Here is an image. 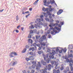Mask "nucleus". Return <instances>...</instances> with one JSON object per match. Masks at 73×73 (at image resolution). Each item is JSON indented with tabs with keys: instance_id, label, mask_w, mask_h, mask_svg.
Listing matches in <instances>:
<instances>
[{
	"instance_id": "62",
	"label": "nucleus",
	"mask_w": 73,
	"mask_h": 73,
	"mask_svg": "<svg viewBox=\"0 0 73 73\" xmlns=\"http://www.w3.org/2000/svg\"><path fill=\"white\" fill-rule=\"evenodd\" d=\"M66 70L68 72H69V68H66Z\"/></svg>"
},
{
	"instance_id": "3",
	"label": "nucleus",
	"mask_w": 73,
	"mask_h": 73,
	"mask_svg": "<svg viewBox=\"0 0 73 73\" xmlns=\"http://www.w3.org/2000/svg\"><path fill=\"white\" fill-rule=\"evenodd\" d=\"M48 70V68H45L43 70H42L41 71H42V72H41V71H40V72L42 73H45L46 72V70Z\"/></svg>"
},
{
	"instance_id": "35",
	"label": "nucleus",
	"mask_w": 73,
	"mask_h": 73,
	"mask_svg": "<svg viewBox=\"0 0 73 73\" xmlns=\"http://www.w3.org/2000/svg\"><path fill=\"white\" fill-rule=\"evenodd\" d=\"M43 15L45 17H48V15L46 14V13H44L43 14Z\"/></svg>"
},
{
	"instance_id": "48",
	"label": "nucleus",
	"mask_w": 73,
	"mask_h": 73,
	"mask_svg": "<svg viewBox=\"0 0 73 73\" xmlns=\"http://www.w3.org/2000/svg\"><path fill=\"white\" fill-rule=\"evenodd\" d=\"M30 54H31V55H33V52H31L29 53Z\"/></svg>"
},
{
	"instance_id": "23",
	"label": "nucleus",
	"mask_w": 73,
	"mask_h": 73,
	"mask_svg": "<svg viewBox=\"0 0 73 73\" xmlns=\"http://www.w3.org/2000/svg\"><path fill=\"white\" fill-rule=\"evenodd\" d=\"M26 50H27V49L25 48L22 52V53H24L26 52Z\"/></svg>"
},
{
	"instance_id": "9",
	"label": "nucleus",
	"mask_w": 73,
	"mask_h": 73,
	"mask_svg": "<svg viewBox=\"0 0 73 73\" xmlns=\"http://www.w3.org/2000/svg\"><path fill=\"white\" fill-rule=\"evenodd\" d=\"M49 53H48L47 55H45V54H42V56L44 57H46V58H48V55H49Z\"/></svg>"
},
{
	"instance_id": "34",
	"label": "nucleus",
	"mask_w": 73,
	"mask_h": 73,
	"mask_svg": "<svg viewBox=\"0 0 73 73\" xmlns=\"http://www.w3.org/2000/svg\"><path fill=\"white\" fill-rule=\"evenodd\" d=\"M38 53L39 54H41V53H42V51H39L38 52Z\"/></svg>"
},
{
	"instance_id": "8",
	"label": "nucleus",
	"mask_w": 73,
	"mask_h": 73,
	"mask_svg": "<svg viewBox=\"0 0 73 73\" xmlns=\"http://www.w3.org/2000/svg\"><path fill=\"white\" fill-rule=\"evenodd\" d=\"M28 42H29V44H32L33 43V40L31 39H30L28 40Z\"/></svg>"
},
{
	"instance_id": "64",
	"label": "nucleus",
	"mask_w": 73,
	"mask_h": 73,
	"mask_svg": "<svg viewBox=\"0 0 73 73\" xmlns=\"http://www.w3.org/2000/svg\"><path fill=\"white\" fill-rule=\"evenodd\" d=\"M70 69H71V71H73V68H72V67H71Z\"/></svg>"
},
{
	"instance_id": "61",
	"label": "nucleus",
	"mask_w": 73,
	"mask_h": 73,
	"mask_svg": "<svg viewBox=\"0 0 73 73\" xmlns=\"http://www.w3.org/2000/svg\"><path fill=\"white\" fill-rule=\"evenodd\" d=\"M29 69H30V70H31L32 69V67L31 66H29Z\"/></svg>"
},
{
	"instance_id": "4",
	"label": "nucleus",
	"mask_w": 73,
	"mask_h": 73,
	"mask_svg": "<svg viewBox=\"0 0 73 73\" xmlns=\"http://www.w3.org/2000/svg\"><path fill=\"white\" fill-rule=\"evenodd\" d=\"M36 39L35 40V43H37V42H38V38H39V36H38V35H36Z\"/></svg>"
},
{
	"instance_id": "29",
	"label": "nucleus",
	"mask_w": 73,
	"mask_h": 73,
	"mask_svg": "<svg viewBox=\"0 0 73 73\" xmlns=\"http://www.w3.org/2000/svg\"><path fill=\"white\" fill-rule=\"evenodd\" d=\"M48 16H51L52 15V14L49 12V11H48V12L47 13V14H48Z\"/></svg>"
},
{
	"instance_id": "13",
	"label": "nucleus",
	"mask_w": 73,
	"mask_h": 73,
	"mask_svg": "<svg viewBox=\"0 0 73 73\" xmlns=\"http://www.w3.org/2000/svg\"><path fill=\"white\" fill-rule=\"evenodd\" d=\"M73 57V54H71L70 55L69 54H68V58H69L70 57Z\"/></svg>"
},
{
	"instance_id": "24",
	"label": "nucleus",
	"mask_w": 73,
	"mask_h": 73,
	"mask_svg": "<svg viewBox=\"0 0 73 73\" xmlns=\"http://www.w3.org/2000/svg\"><path fill=\"white\" fill-rule=\"evenodd\" d=\"M50 25H52V27H55V24L50 23Z\"/></svg>"
},
{
	"instance_id": "27",
	"label": "nucleus",
	"mask_w": 73,
	"mask_h": 73,
	"mask_svg": "<svg viewBox=\"0 0 73 73\" xmlns=\"http://www.w3.org/2000/svg\"><path fill=\"white\" fill-rule=\"evenodd\" d=\"M50 54H52V56H53L55 54V53L54 52H50Z\"/></svg>"
},
{
	"instance_id": "63",
	"label": "nucleus",
	"mask_w": 73,
	"mask_h": 73,
	"mask_svg": "<svg viewBox=\"0 0 73 73\" xmlns=\"http://www.w3.org/2000/svg\"><path fill=\"white\" fill-rule=\"evenodd\" d=\"M47 33L48 34H50V31L49 30H48L47 31Z\"/></svg>"
},
{
	"instance_id": "36",
	"label": "nucleus",
	"mask_w": 73,
	"mask_h": 73,
	"mask_svg": "<svg viewBox=\"0 0 73 73\" xmlns=\"http://www.w3.org/2000/svg\"><path fill=\"white\" fill-rule=\"evenodd\" d=\"M54 32L53 31H51V35H56V34H55V33L54 34Z\"/></svg>"
},
{
	"instance_id": "46",
	"label": "nucleus",
	"mask_w": 73,
	"mask_h": 73,
	"mask_svg": "<svg viewBox=\"0 0 73 73\" xmlns=\"http://www.w3.org/2000/svg\"><path fill=\"white\" fill-rule=\"evenodd\" d=\"M58 27L60 28H61V27H62V26L60 24L58 25Z\"/></svg>"
},
{
	"instance_id": "44",
	"label": "nucleus",
	"mask_w": 73,
	"mask_h": 73,
	"mask_svg": "<svg viewBox=\"0 0 73 73\" xmlns=\"http://www.w3.org/2000/svg\"><path fill=\"white\" fill-rule=\"evenodd\" d=\"M30 15H31V14H30V13H29L28 14V15H26V18H28V17L29 16H30Z\"/></svg>"
},
{
	"instance_id": "33",
	"label": "nucleus",
	"mask_w": 73,
	"mask_h": 73,
	"mask_svg": "<svg viewBox=\"0 0 73 73\" xmlns=\"http://www.w3.org/2000/svg\"><path fill=\"white\" fill-rule=\"evenodd\" d=\"M50 0V3L51 4H54V3H55V1H52L51 0Z\"/></svg>"
},
{
	"instance_id": "15",
	"label": "nucleus",
	"mask_w": 73,
	"mask_h": 73,
	"mask_svg": "<svg viewBox=\"0 0 73 73\" xmlns=\"http://www.w3.org/2000/svg\"><path fill=\"white\" fill-rule=\"evenodd\" d=\"M62 51H64V53H65V52H66V51L67 50L66 48H64V49H63L62 48Z\"/></svg>"
},
{
	"instance_id": "38",
	"label": "nucleus",
	"mask_w": 73,
	"mask_h": 73,
	"mask_svg": "<svg viewBox=\"0 0 73 73\" xmlns=\"http://www.w3.org/2000/svg\"><path fill=\"white\" fill-rule=\"evenodd\" d=\"M58 47L57 48V49H56V52H59V48H58Z\"/></svg>"
},
{
	"instance_id": "2",
	"label": "nucleus",
	"mask_w": 73,
	"mask_h": 73,
	"mask_svg": "<svg viewBox=\"0 0 73 73\" xmlns=\"http://www.w3.org/2000/svg\"><path fill=\"white\" fill-rule=\"evenodd\" d=\"M64 12V11L62 9H60L57 12V15H60V14H61L62 12Z\"/></svg>"
},
{
	"instance_id": "54",
	"label": "nucleus",
	"mask_w": 73,
	"mask_h": 73,
	"mask_svg": "<svg viewBox=\"0 0 73 73\" xmlns=\"http://www.w3.org/2000/svg\"><path fill=\"white\" fill-rule=\"evenodd\" d=\"M40 20H41L40 19H36V21H40Z\"/></svg>"
},
{
	"instance_id": "6",
	"label": "nucleus",
	"mask_w": 73,
	"mask_h": 73,
	"mask_svg": "<svg viewBox=\"0 0 73 73\" xmlns=\"http://www.w3.org/2000/svg\"><path fill=\"white\" fill-rule=\"evenodd\" d=\"M42 10L44 12H45L46 11H48L49 9H48V8H45V7H43L42 9Z\"/></svg>"
},
{
	"instance_id": "25",
	"label": "nucleus",
	"mask_w": 73,
	"mask_h": 73,
	"mask_svg": "<svg viewBox=\"0 0 73 73\" xmlns=\"http://www.w3.org/2000/svg\"><path fill=\"white\" fill-rule=\"evenodd\" d=\"M49 27H50V29H49L50 30H50H52V29H53V27H52V26L49 25Z\"/></svg>"
},
{
	"instance_id": "53",
	"label": "nucleus",
	"mask_w": 73,
	"mask_h": 73,
	"mask_svg": "<svg viewBox=\"0 0 73 73\" xmlns=\"http://www.w3.org/2000/svg\"><path fill=\"white\" fill-rule=\"evenodd\" d=\"M18 16H17L16 17V20H17V21H18V20H19V19H18Z\"/></svg>"
},
{
	"instance_id": "19",
	"label": "nucleus",
	"mask_w": 73,
	"mask_h": 73,
	"mask_svg": "<svg viewBox=\"0 0 73 73\" xmlns=\"http://www.w3.org/2000/svg\"><path fill=\"white\" fill-rule=\"evenodd\" d=\"M72 60H70L69 59H68L67 60V62H69V63H70V62H72Z\"/></svg>"
},
{
	"instance_id": "42",
	"label": "nucleus",
	"mask_w": 73,
	"mask_h": 73,
	"mask_svg": "<svg viewBox=\"0 0 73 73\" xmlns=\"http://www.w3.org/2000/svg\"><path fill=\"white\" fill-rule=\"evenodd\" d=\"M25 48L27 49H28L29 48V46L28 45H26Z\"/></svg>"
},
{
	"instance_id": "11",
	"label": "nucleus",
	"mask_w": 73,
	"mask_h": 73,
	"mask_svg": "<svg viewBox=\"0 0 73 73\" xmlns=\"http://www.w3.org/2000/svg\"><path fill=\"white\" fill-rule=\"evenodd\" d=\"M13 52H12L10 54H9L10 57L11 58L13 57L14 56H13Z\"/></svg>"
},
{
	"instance_id": "30",
	"label": "nucleus",
	"mask_w": 73,
	"mask_h": 73,
	"mask_svg": "<svg viewBox=\"0 0 73 73\" xmlns=\"http://www.w3.org/2000/svg\"><path fill=\"white\" fill-rule=\"evenodd\" d=\"M13 68H11L10 69L8 70L7 71V72H8L9 71H11L12 70Z\"/></svg>"
},
{
	"instance_id": "40",
	"label": "nucleus",
	"mask_w": 73,
	"mask_h": 73,
	"mask_svg": "<svg viewBox=\"0 0 73 73\" xmlns=\"http://www.w3.org/2000/svg\"><path fill=\"white\" fill-rule=\"evenodd\" d=\"M60 24H61V25H64V22L63 21V22H61L60 23Z\"/></svg>"
},
{
	"instance_id": "58",
	"label": "nucleus",
	"mask_w": 73,
	"mask_h": 73,
	"mask_svg": "<svg viewBox=\"0 0 73 73\" xmlns=\"http://www.w3.org/2000/svg\"><path fill=\"white\" fill-rule=\"evenodd\" d=\"M46 57H44V61H46L47 60H46Z\"/></svg>"
},
{
	"instance_id": "59",
	"label": "nucleus",
	"mask_w": 73,
	"mask_h": 73,
	"mask_svg": "<svg viewBox=\"0 0 73 73\" xmlns=\"http://www.w3.org/2000/svg\"><path fill=\"white\" fill-rule=\"evenodd\" d=\"M40 21H44V19L43 18H40Z\"/></svg>"
},
{
	"instance_id": "51",
	"label": "nucleus",
	"mask_w": 73,
	"mask_h": 73,
	"mask_svg": "<svg viewBox=\"0 0 73 73\" xmlns=\"http://www.w3.org/2000/svg\"><path fill=\"white\" fill-rule=\"evenodd\" d=\"M61 28H58L57 30V31H61Z\"/></svg>"
},
{
	"instance_id": "18",
	"label": "nucleus",
	"mask_w": 73,
	"mask_h": 73,
	"mask_svg": "<svg viewBox=\"0 0 73 73\" xmlns=\"http://www.w3.org/2000/svg\"><path fill=\"white\" fill-rule=\"evenodd\" d=\"M50 21L49 20V22H50L51 23L54 21V20H53V19H50Z\"/></svg>"
},
{
	"instance_id": "57",
	"label": "nucleus",
	"mask_w": 73,
	"mask_h": 73,
	"mask_svg": "<svg viewBox=\"0 0 73 73\" xmlns=\"http://www.w3.org/2000/svg\"><path fill=\"white\" fill-rule=\"evenodd\" d=\"M29 10L30 11H32V8L31 7L30 8H29Z\"/></svg>"
},
{
	"instance_id": "17",
	"label": "nucleus",
	"mask_w": 73,
	"mask_h": 73,
	"mask_svg": "<svg viewBox=\"0 0 73 73\" xmlns=\"http://www.w3.org/2000/svg\"><path fill=\"white\" fill-rule=\"evenodd\" d=\"M38 64H39V65H37L36 66V67H37L38 68L41 67V64H40V62H38Z\"/></svg>"
},
{
	"instance_id": "41",
	"label": "nucleus",
	"mask_w": 73,
	"mask_h": 73,
	"mask_svg": "<svg viewBox=\"0 0 73 73\" xmlns=\"http://www.w3.org/2000/svg\"><path fill=\"white\" fill-rule=\"evenodd\" d=\"M13 54H14V56H17V53L16 52H13Z\"/></svg>"
},
{
	"instance_id": "39",
	"label": "nucleus",
	"mask_w": 73,
	"mask_h": 73,
	"mask_svg": "<svg viewBox=\"0 0 73 73\" xmlns=\"http://www.w3.org/2000/svg\"><path fill=\"white\" fill-rule=\"evenodd\" d=\"M32 64H34L35 65H36V62L33 61L32 62Z\"/></svg>"
},
{
	"instance_id": "49",
	"label": "nucleus",
	"mask_w": 73,
	"mask_h": 73,
	"mask_svg": "<svg viewBox=\"0 0 73 73\" xmlns=\"http://www.w3.org/2000/svg\"><path fill=\"white\" fill-rule=\"evenodd\" d=\"M30 32L31 33H33V30H31L30 31Z\"/></svg>"
},
{
	"instance_id": "28",
	"label": "nucleus",
	"mask_w": 73,
	"mask_h": 73,
	"mask_svg": "<svg viewBox=\"0 0 73 73\" xmlns=\"http://www.w3.org/2000/svg\"><path fill=\"white\" fill-rule=\"evenodd\" d=\"M49 66H48V70H50L51 69V67H50V66H51V65L50 64H49Z\"/></svg>"
},
{
	"instance_id": "26",
	"label": "nucleus",
	"mask_w": 73,
	"mask_h": 73,
	"mask_svg": "<svg viewBox=\"0 0 73 73\" xmlns=\"http://www.w3.org/2000/svg\"><path fill=\"white\" fill-rule=\"evenodd\" d=\"M29 28H30V29H33V28H34V27H33V25H32L30 27H29Z\"/></svg>"
},
{
	"instance_id": "5",
	"label": "nucleus",
	"mask_w": 73,
	"mask_h": 73,
	"mask_svg": "<svg viewBox=\"0 0 73 73\" xmlns=\"http://www.w3.org/2000/svg\"><path fill=\"white\" fill-rule=\"evenodd\" d=\"M53 73H60L59 69H58L57 70L54 69V70H53Z\"/></svg>"
},
{
	"instance_id": "37",
	"label": "nucleus",
	"mask_w": 73,
	"mask_h": 73,
	"mask_svg": "<svg viewBox=\"0 0 73 73\" xmlns=\"http://www.w3.org/2000/svg\"><path fill=\"white\" fill-rule=\"evenodd\" d=\"M50 61V59H48L47 60H46L47 63H49V61Z\"/></svg>"
},
{
	"instance_id": "7",
	"label": "nucleus",
	"mask_w": 73,
	"mask_h": 73,
	"mask_svg": "<svg viewBox=\"0 0 73 73\" xmlns=\"http://www.w3.org/2000/svg\"><path fill=\"white\" fill-rule=\"evenodd\" d=\"M41 62L42 64L43 65H44V66L46 65V62L44 61V60H42L41 61Z\"/></svg>"
},
{
	"instance_id": "1",
	"label": "nucleus",
	"mask_w": 73,
	"mask_h": 73,
	"mask_svg": "<svg viewBox=\"0 0 73 73\" xmlns=\"http://www.w3.org/2000/svg\"><path fill=\"white\" fill-rule=\"evenodd\" d=\"M46 37L45 35H43L41 38H40V40H39V42L40 43H42V41H43V40H46Z\"/></svg>"
},
{
	"instance_id": "60",
	"label": "nucleus",
	"mask_w": 73,
	"mask_h": 73,
	"mask_svg": "<svg viewBox=\"0 0 73 73\" xmlns=\"http://www.w3.org/2000/svg\"><path fill=\"white\" fill-rule=\"evenodd\" d=\"M22 72L23 73H26V70H23L22 71Z\"/></svg>"
},
{
	"instance_id": "55",
	"label": "nucleus",
	"mask_w": 73,
	"mask_h": 73,
	"mask_svg": "<svg viewBox=\"0 0 73 73\" xmlns=\"http://www.w3.org/2000/svg\"><path fill=\"white\" fill-rule=\"evenodd\" d=\"M70 46H71V44H70L68 45V49H70Z\"/></svg>"
},
{
	"instance_id": "10",
	"label": "nucleus",
	"mask_w": 73,
	"mask_h": 73,
	"mask_svg": "<svg viewBox=\"0 0 73 73\" xmlns=\"http://www.w3.org/2000/svg\"><path fill=\"white\" fill-rule=\"evenodd\" d=\"M50 2L48 1L46 3V4H47V5L46 4H44V5L45 6H48L49 5V4H50Z\"/></svg>"
},
{
	"instance_id": "16",
	"label": "nucleus",
	"mask_w": 73,
	"mask_h": 73,
	"mask_svg": "<svg viewBox=\"0 0 73 73\" xmlns=\"http://www.w3.org/2000/svg\"><path fill=\"white\" fill-rule=\"evenodd\" d=\"M38 1H39V0H36V1H35V2L33 3V4L34 5H36Z\"/></svg>"
},
{
	"instance_id": "22",
	"label": "nucleus",
	"mask_w": 73,
	"mask_h": 73,
	"mask_svg": "<svg viewBox=\"0 0 73 73\" xmlns=\"http://www.w3.org/2000/svg\"><path fill=\"white\" fill-rule=\"evenodd\" d=\"M55 64L56 65V67H57L58 65V62H56V61H55Z\"/></svg>"
},
{
	"instance_id": "56",
	"label": "nucleus",
	"mask_w": 73,
	"mask_h": 73,
	"mask_svg": "<svg viewBox=\"0 0 73 73\" xmlns=\"http://www.w3.org/2000/svg\"><path fill=\"white\" fill-rule=\"evenodd\" d=\"M56 23H57L58 24L60 23V21H59L58 20H57V21H56Z\"/></svg>"
},
{
	"instance_id": "45",
	"label": "nucleus",
	"mask_w": 73,
	"mask_h": 73,
	"mask_svg": "<svg viewBox=\"0 0 73 73\" xmlns=\"http://www.w3.org/2000/svg\"><path fill=\"white\" fill-rule=\"evenodd\" d=\"M50 52V48H48L47 49V52Z\"/></svg>"
},
{
	"instance_id": "12",
	"label": "nucleus",
	"mask_w": 73,
	"mask_h": 73,
	"mask_svg": "<svg viewBox=\"0 0 73 73\" xmlns=\"http://www.w3.org/2000/svg\"><path fill=\"white\" fill-rule=\"evenodd\" d=\"M31 50H32L33 52V51L35 50V48L34 47L30 48L29 49V50L31 51Z\"/></svg>"
},
{
	"instance_id": "47",
	"label": "nucleus",
	"mask_w": 73,
	"mask_h": 73,
	"mask_svg": "<svg viewBox=\"0 0 73 73\" xmlns=\"http://www.w3.org/2000/svg\"><path fill=\"white\" fill-rule=\"evenodd\" d=\"M56 31V29H55L53 28L52 29V31L54 32V33H55Z\"/></svg>"
},
{
	"instance_id": "43",
	"label": "nucleus",
	"mask_w": 73,
	"mask_h": 73,
	"mask_svg": "<svg viewBox=\"0 0 73 73\" xmlns=\"http://www.w3.org/2000/svg\"><path fill=\"white\" fill-rule=\"evenodd\" d=\"M47 2V1L46 0H44L43 1V3H45V4Z\"/></svg>"
},
{
	"instance_id": "14",
	"label": "nucleus",
	"mask_w": 73,
	"mask_h": 73,
	"mask_svg": "<svg viewBox=\"0 0 73 73\" xmlns=\"http://www.w3.org/2000/svg\"><path fill=\"white\" fill-rule=\"evenodd\" d=\"M59 48L60 49L61 48V50H60L59 51V53H62V48L60 47H59Z\"/></svg>"
},
{
	"instance_id": "52",
	"label": "nucleus",
	"mask_w": 73,
	"mask_h": 73,
	"mask_svg": "<svg viewBox=\"0 0 73 73\" xmlns=\"http://www.w3.org/2000/svg\"><path fill=\"white\" fill-rule=\"evenodd\" d=\"M50 37H51V35H48V38H50Z\"/></svg>"
},
{
	"instance_id": "32",
	"label": "nucleus",
	"mask_w": 73,
	"mask_h": 73,
	"mask_svg": "<svg viewBox=\"0 0 73 73\" xmlns=\"http://www.w3.org/2000/svg\"><path fill=\"white\" fill-rule=\"evenodd\" d=\"M32 68H33V69H35V68H36V66H35V65L33 64L32 65Z\"/></svg>"
},
{
	"instance_id": "21",
	"label": "nucleus",
	"mask_w": 73,
	"mask_h": 73,
	"mask_svg": "<svg viewBox=\"0 0 73 73\" xmlns=\"http://www.w3.org/2000/svg\"><path fill=\"white\" fill-rule=\"evenodd\" d=\"M63 65H61V68H60V70H64V66H62Z\"/></svg>"
},
{
	"instance_id": "20",
	"label": "nucleus",
	"mask_w": 73,
	"mask_h": 73,
	"mask_svg": "<svg viewBox=\"0 0 73 73\" xmlns=\"http://www.w3.org/2000/svg\"><path fill=\"white\" fill-rule=\"evenodd\" d=\"M45 20L46 21L49 22V18L47 17H46L45 18Z\"/></svg>"
},
{
	"instance_id": "50",
	"label": "nucleus",
	"mask_w": 73,
	"mask_h": 73,
	"mask_svg": "<svg viewBox=\"0 0 73 73\" xmlns=\"http://www.w3.org/2000/svg\"><path fill=\"white\" fill-rule=\"evenodd\" d=\"M40 19L42 18L43 17H44V15H41L40 16Z\"/></svg>"
},
{
	"instance_id": "31",
	"label": "nucleus",
	"mask_w": 73,
	"mask_h": 73,
	"mask_svg": "<svg viewBox=\"0 0 73 73\" xmlns=\"http://www.w3.org/2000/svg\"><path fill=\"white\" fill-rule=\"evenodd\" d=\"M54 8H52L50 10H49V12H52V11H54Z\"/></svg>"
}]
</instances>
